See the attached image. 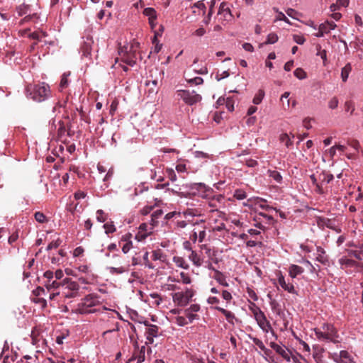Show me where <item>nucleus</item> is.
Here are the masks:
<instances>
[{"instance_id": "obj_21", "label": "nucleus", "mask_w": 363, "mask_h": 363, "mask_svg": "<svg viewBox=\"0 0 363 363\" xmlns=\"http://www.w3.org/2000/svg\"><path fill=\"white\" fill-rule=\"evenodd\" d=\"M188 258L195 267H199L203 264V259L201 255L199 254L195 250H191V253L188 256Z\"/></svg>"}, {"instance_id": "obj_27", "label": "nucleus", "mask_w": 363, "mask_h": 363, "mask_svg": "<svg viewBox=\"0 0 363 363\" xmlns=\"http://www.w3.org/2000/svg\"><path fill=\"white\" fill-rule=\"evenodd\" d=\"M173 262L175 265L179 268L184 269H188L189 268V264L187 263L186 259L180 256H174L172 258Z\"/></svg>"}, {"instance_id": "obj_41", "label": "nucleus", "mask_w": 363, "mask_h": 363, "mask_svg": "<svg viewBox=\"0 0 363 363\" xmlns=\"http://www.w3.org/2000/svg\"><path fill=\"white\" fill-rule=\"evenodd\" d=\"M349 0H337L336 4L330 6V10L334 12L340 6L347 7L349 4Z\"/></svg>"}, {"instance_id": "obj_10", "label": "nucleus", "mask_w": 363, "mask_h": 363, "mask_svg": "<svg viewBox=\"0 0 363 363\" xmlns=\"http://www.w3.org/2000/svg\"><path fill=\"white\" fill-rule=\"evenodd\" d=\"M316 33H313L316 37H322L324 34L330 32V30L335 29L336 24H311Z\"/></svg>"}, {"instance_id": "obj_58", "label": "nucleus", "mask_w": 363, "mask_h": 363, "mask_svg": "<svg viewBox=\"0 0 363 363\" xmlns=\"http://www.w3.org/2000/svg\"><path fill=\"white\" fill-rule=\"evenodd\" d=\"M233 196L238 200H242L247 197L246 193L242 189H236L234 191Z\"/></svg>"}, {"instance_id": "obj_59", "label": "nucleus", "mask_w": 363, "mask_h": 363, "mask_svg": "<svg viewBox=\"0 0 363 363\" xmlns=\"http://www.w3.org/2000/svg\"><path fill=\"white\" fill-rule=\"evenodd\" d=\"M250 339L261 350L265 349V345L263 342L256 337L249 336Z\"/></svg>"}, {"instance_id": "obj_15", "label": "nucleus", "mask_w": 363, "mask_h": 363, "mask_svg": "<svg viewBox=\"0 0 363 363\" xmlns=\"http://www.w3.org/2000/svg\"><path fill=\"white\" fill-rule=\"evenodd\" d=\"M257 325L262 329V331L270 330L269 325H271L270 322L267 319V317L264 312L257 314L255 318Z\"/></svg>"}, {"instance_id": "obj_35", "label": "nucleus", "mask_w": 363, "mask_h": 363, "mask_svg": "<svg viewBox=\"0 0 363 363\" xmlns=\"http://www.w3.org/2000/svg\"><path fill=\"white\" fill-rule=\"evenodd\" d=\"M152 259L154 261H160L164 262L166 260V255L161 250H155L152 252Z\"/></svg>"}, {"instance_id": "obj_32", "label": "nucleus", "mask_w": 363, "mask_h": 363, "mask_svg": "<svg viewBox=\"0 0 363 363\" xmlns=\"http://www.w3.org/2000/svg\"><path fill=\"white\" fill-rule=\"evenodd\" d=\"M339 262L342 268L345 267H354L358 265V263L352 259H350L346 257H342L339 259Z\"/></svg>"}, {"instance_id": "obj_57", "label": "nucleus", "mask_w": 363, "mask_h": 363, "mask_svg": "<svg viewBox=\"0 0 363 363\" xmlns=\"http://www.w3.org/2000/svg\"><path fill=\"white\" fill-rule=\"evenodd\" d=\"M67 101L68 97H66L65 99L58 101L53 107V112H56L60 108H65Z\"/></svg>"}, {"instance_id": "obj_16", "label": "nucleus", "mask_w": 363, "mask_h": 363, "mask_svg": "<svg viewBox=\"0 0 363 363\" xmlns=\"http://www.w3.org/2000/svg\"><path fill=\"white\" fill-rule=\"evenodd\" d=\"M145 324L147 326L145 332L146 338L150 343H152L154 337L158 336L159 328L155 325H147L146 323Z\"/></svg>"}, {"instance_id": "obj_33", "label": "nucleus", "mask_w": 363, "mask_h": 363, "mask_svg": "<svg viewBox=\"0 0 363 363\" xmlns=\"http://www.w3.org/2000/svg\"><path fill=\"white\" fill-rule=\"evenodd\" d=\"M163 211L161 209L155 211L151 215L150 225L153 227L156 226L159 223V219L162 217Z\"/></svg>"}, {"instance_id": "obj_11", "label": "nucleus", "mask_w": 363, "mask_h": 363, "mask_svg": "<svg viewBox=\"0 0 363 363\" xmlns=\"http://www.w3.org/2000/svg\"><path fill=\"white\" fill-rule=\"evenodd\" d=\"M154 227L150 225V223H141L139 226L138 233L135 235V238L138 241H141L145 240L149 235L152 233Z\"/></svg>"}, {"instance_id": "obj_13", "label": "nucleus", "mask_w": 363, "mask_h": 363, "mask_svg": "<svg viewBox=\"0 0 363 363\" xmlns=\"http://www.w3.org/2000/svg\"><path fill=\"white\" fill-rule=\"evenodd\" d=\"M277 276L278 284L284 291H286L290 294H296V291L295 290L294 286L291 283L286 282L285 278L281 272H279L277 274Z\"/></svg>"}, {"instance_id": "obj_50", "label": "nucleus", "mask_w": 363, "mask_h": 363, "mask_svg": "<svg viewBox=\"0 0 363 363\" xmlns=\"http://www.w3.org/2000/svg\"><path fill=\"white\" fill-rule=\"evenodd\" d=\"M174 322L177 323L179 326H184L189 323H191L188 318L184 316H177L174 318Z\"/></svg>"}, {"instance_id": "obj_63", "label": "nucleus", "mask_w": 363, "mask_h": 363, "mask_svg": "<svg viewBox=\"0 0 363 363\" xmlns=\"http://www.w3.org/2000/svg\"><path fill=\"white\" fill-rule=\"evenodd\" d=\"M62 241L60 238H57L55 240H52L51 242L49 243V245L47 247V250H50L52 249H56L61 244Z\"/></svg>"}, {"instance_id": "obj_3", "label": "nucleus", "mask_w": 363, "mask_h": 363, "mask_svg": "<svg viewBox=\"0 0 363 363\" xmlns=\"http://www.w3.org/2000/svg\"><path fill=\"white\" fill-rule=\"evenodd\" d=\"M100 304V298L96 294H88L78 303L76 312L80 314L93 313L96 311L95 307Z\"/></svg>"}, {"instance_id": "obj_52", "label": "nucleus", "mask_w": 363, "mask_h": 363, "mask_svg": "<svg viewBox=\"0 0 363 363\" xmlns=\"http://www.w3.org/2000/svg\"><path fill=\"white\" fill-rule=\"evenodd\" d=\"M316 50H317L316 55L318 56H320L323 59V63H324V65H325V62L327 61L326 51L325 50H322L321 46L320 45H316Z\"/></svg>"}, {"instance_id": "obj_38", "label": "nucleus", "mask_w": 363, "mask_h": 363, "mask_svg": "<svg viewBox=\"0 0 363 363\" xmlns=\"http://www.w3.org/2000/svg\"><path fill=\"white\" fill-rule=\"evenodd\" d=\"M351 71L352 66L350 63H347L344 67H342L341 70V78L344 82H345L347 80L349 74L351 72Z\"/></svg>"}, {"instance_id": "obj_23", "label": "nucleus", "mask_w": 363, "mask_h": 363, "mask_svg": "<svg viewBox=\"0 0 363 363\" xmlns=\"http://www.w3.org/2000/svg\"><path fill=\"white\" fill-rule=\"evenodd\" d=\"M224 199V196L221 194L216 195L209 199L208 206L212 208V211L218 208V203H221Z\"/></svg>"}, {"instance_id": "obj_36", "label": "nucleus", "mask_w": 363, "mask_h": 363, "mask_svg": "<svg viewBox=\"0 0 363 363\" xmlns=\"http://www.w3.org/2000/svg\"><path fill=\"white\" fill-rule=\"evenodd\" d=\"M268 176L272 179L276 183L281 184L283 178L281 174L277 170L269 169L267 172Z\"/></svg>"}, {"instance_id": "obj_26", "label": "nucleus", "mask_w": 363, "mask_h": 363, "mask_svg": "<svg viewBox=\"0 0 363 363\" xmlns=\"http://www.w3.org/2000/svg\"><path fill=\"white\" fill-rule=\"evenodd\" d=\"M303 268L298 265L291 264L289 267V274L291 278H296L298 275L303 274Z\"/></svg>"}, {"instance_id": "obj_48", "label": "nucleus", "mask_w": 363, "mask_h": 363, "mask_svg": "<svg viewBox=\"0 0 363 363\" xmlns=\"http://www.w3.org/2000/svg\"><path fill=\"white\" fill-rule=\"evenodd\" d=\"M264 96V91L259 89L253 98L252 102L254 104H259Z\"/></svg>"}, {"instance_id": "obj_60", "label": "nucleus", "mask_w": 363, "mask_h": 363, "mask_svg": "<svg viewBox=\"0 0 363 363\" xmlns=\"http://www.w3.org/2000/svg\"><path fill=\"white\" fill-rule=\"evenodd\" d=\"M107 219V215L103 210H98L96 211V220L100 223H104Z\"/></svg>"}, {"instance_id": "obj_46", "label": "nucleus", "mask_w": 363, "mask_h": 363, "mask_svg": "<svg viewBox=\"0 0 363 363\" xmlns=\"http://www.w3.org/2000/svg\"><path fill=\"white\" fill-rule=\"evenodd\" d=\"M279 140L281 143H284V145L287 147H290L292 145V141L287 133H281L279 135Z\"/></svg>"}, {"instance_id": "obj_49", "label": "nucleus", "mask_w": 363, "mask_h": 363, "mask_svg": "<svg viewBox=\"0 0 363 363\" xmlns=\"http://www.w3.org/2000/svg\"><path fill=\"white\" fill-rule=\"evenodd\" d=\"M277 40H278L277 35L274 33H272L267 35V40L264 43L261 44L260 46H262V45L274 44V43H277Z\"/></svg>"}, {"instance_id": "obj_34", "label": "nucleus", "mask_w": 363, "mask_h": 363, "mask_svg": "<svg viewBox=\"0 0 363 363\" xmlns=\"http://www.w3.org/2000/svg\"><path fill=\"white\" fill-rule=\"evenodd\" d=\"M108 271L111 274H121L128 272V266H119L118 267H109L107 268Z\"/></svg>"}, {"instance_id": "obj_4", "label": "nucleus", "mask_w": 363, "mask_h": 363, "mask_svg": "<svg viewBox=\"0 0 363 363\" xmlns=\"http://www.w3.org/2000/svg\"><path fill=\"white\" fill-rule=\"evenodd\" d=\"M310 178L313 184L315 186V191L320 194H323L325 193L323 186L333 179V175L323 171L318 174H311Z\"/></svg>"}, {"instance_id": "obj_29", "label": "nucleus", "mask_w": 363, "mask_h": 363, "mask_svg": "<svg viewBox=\"0 0 363 363\" xmlns=\"http://www.w3.org/2000/svg\"><path fill=\"white\" fill-rule=\"evenodd\" d=\"M151 28L154 31L155 35L152 39V43H155L158 37H160L164 31L162 24H150Z\"/></svg>"}, {"instance_id": "obj_12", "label": "nucleus", "mask_w": 363, "mask_h": 363, "mask_svg": "<svg viewBox=\"0 0 363 363\" xmlns=\"http://www.w3.org/2000/svg\"><path fill=\"white\" fill-rule=\"evenodd\" d=\"M200 309V305L194 303L191 304L188 308L184 310V314L190 323H192L194 320L199 319L196 313L199 312Z\"/></svg>"}, {"instance_id": "obj_28", "label": "nucleus", "mask_w": 363, "mask_h": 363, "mask_svg": "<svg viewBox=\"0 0 363 363\" xmlns=\"http://www.w3.org/2000/svg\"><path fill=\"white\" fill-rule=\"evenodd\" d=\"M316 260L324 264L328 262V257L325 255V251L321 247H317Z\"/></svg>"}, {"instance_id": "obj_51", "label": "nucleus", "mask_w": 363, "mask_h": 363, "mask_svg": "<svg viewBox=\"0 0 363 363\" xmlns=\"http://www.w3.org/2000/svg\"><path fill=\"white\" fill-rule=\"evenodd\" d=\"M221 296L223 299L225 301L226 306L230 303L233 299V296L231 293L227 290H221Z\"/></svg>"}, {"instance_id": "obj_44", "label": "nucleus", "mask_w": 363, "mask_h": 363, "mask_svg": "<svg viewBox=\"0 0 363 363\" xmlns=\"http://www.w3.org/2000/svg\"><path fill=\"white\" fill-rule=\"evenodd\" d=\"M149 298L152 299V304L156 306H159L162 301V297L157 293L150 294Z\"/></svg>"}, {"instance_id": "obj_30", "label": "nucleus", "mask_w": 363, "mask_h": 363, "mask_svg": "<svg viewBox=\"0 0 363 363\" xmlns=\"http://www.w3.org/2000/svg\"><path fill=\"white\" fill-rule=\"evenodd\" d=\"M169 279L172 280V281L181 282L184 284H190L192 281L191 278L189 276V274L184 272H181L179 273V279H178L177 280L172 279L171 277H169Z\"/></svg>"}, {"instance_id": "obj_25", "label": "nucleus", "mask_w": 363, "mask_h": 363, "mask_svg": "<svg viewBox=\"0 0 363 363\" xmlns=\"http://www.w3.org/2000/svg\"><path fill=\"white\" fill-rule=\"evenodd\" d=\"M145 346H142L137 351L134 352L133 359L137 361V363H142L145 359Z\"/></svg>"}, {"instance_id": "obj_43", "label": "nucleus", "mask_w": 363, "mask_h": 363, "mask_svg": "<svg viewBox=\"0 0 363 363\" xmlns=\"http://www.w3.org/2000/svg\"><path fill=\"white\" fill-rule=\"evenodd\" d=\"M213 192V189L208 187L206 185V188L205 189H202L199 192H195V194H194V195H197L199 196H201L202 198H204V199H207L210 196L211 194Z\"/></svg>"}, {"instance_id": "obj_2", "label": "nucleus", "mask_w": 363, "mask_h": 363, "mask_svg": "<svg viewBox=\"0 0 363 363\" xmlns=\"http://www.w3.org/2000/svg\"><path fill=\"white\" fill-rule=\"evenodd\" d=\"M139 49L140 43L135 40H133L129 44L120 47L118 53L121 57L122 62L133 67L136 64Z\"/></svg>"}, {"instance_id": "obj_56", "label": "nucleus", "mask_w": 363, "mask_h": 363, "mask_svg": "<svg viewBox=\"0 0 363 363\" xmlns=\"http://www.w3.org/2000/svg\"><path fill=\"white\" fill-rule=\"evenodd\" d=\"M342 361V363H354L353 359L351 358L350 354L345 351H341Z\"/></svg>"}, {"instance_id": "obj_6", "label": "nucleus", "mask_w": 363, "mask_h": 363, "mask_svg": "<svg viewBox=\"0 0 363 363\" xmlns=\"http://www.w3.org/2000/svg\"><path fill=\"white\" fill-rule=\"evenodd\" d=\"M195 294L192 289L186 288L184 291H178L172 294L174 303L179 306H186Z\"/></svg>"}, {"instance_id": "obj_1", "label": "nucleus", "mask_w": 363, "mask_h": 363, "mask_svg": "<svg viewBox=\"0 0 363 363\" xmlns=\"http://www.w3.org/2000/svg\"><path fill=\"white\" fill-rule=\"evenodd\" d=\"M26 96L34 101L40 103L52 96L50 86L45 82L30 84L26 86Z\"/></svg>"}, {"instance_id": "obj_9", "label": "nucleus", "mask_w": 363, "mask_h": 363, "mask_svg": "<svg viewBox=\"0 0 363 363\" xmlns=\"http://www.w3.org/2000/svg\"><path fill=\"white\" fill-rule=\"evenodd\" d=\"M77 270L84 274V277L79 278V281L82 284H90L94 281L96 277L93 273L89 265L82 264L77 267Z\"/></svg>"}, {"instance_id": "obj_47", "label": "nucleus", "mask_w": 363, "mask_h": 363, "mask_svg": "<svg viewBox=\"0 0 363 363\" xmlns=\"http://www.w3.org/2000/svg\"><path fill=\"white\" fill-rule=\"evenodd\" d=\"M34 217L35 220L40 223H45L48 222V220L45 215L40 211L35 212L34 214Z\"/></svg>"}, {"instance_id": "obj_5", "label": "nucleus", "mask_w": 363, "mask_h": 363, "mask_svg": "<svg viewBox=\"0 0 363 363\" xmlns=\"http://www.w3.org/2000/svg\"><path fill=\"white\" fill-rule=\"evenodd\" d=\"M317 338L320 340L335 342L338 335L336 329L333 325L323 324L320 328L314 330Z\"/></svg>"}, {"instance_id": "obj_62", "label": "nucleus", "mask_w": 363, "mask_h": 363, "mask_svg": "<svg viewBox=\"0 0 363 363\" xmlns=\"http://www.w3.org/2000/svg\"><path fill=\"white\" fill-rule=\"evenodd\" d=\"M32 294L33 296L40 297V296L45 294V288L38 286L33 291Z\"/></svg>"}, {"instance_id": "obj_42", "label": "nucleus", "mask_w": 363, "mask_h": 363, "mask_svg": "<svg viewBox=\"0 0 363 363\" xmlns=\"http://www.w3.org/2000/svg\"><path fill=\"white\" fill-rule=\"evenodd\" d=\"M69 74H70L69 72H67V73L65 72L62 74L61 80H60V89L61 91L67 87V86L69 84L68 77L69 76Z\"/></svg>"}, {"instance_id": "obj_17", "label": "nucleus", "mask_w": 363, "mask_h": 363, "mask_svg": "<svg viewBox=\"0 0 363 363\" xmlns=\"http://www.w3.org/2000/svg\"><path fill=\"white\" fill-rule=\"evenodd\" d=\"M208 268L214 271L213 279L222 286L228 287L229 286L228 282L226 280L225 276L220 271L215 269L211 264H209Z\"/></svg>"}, {"instance_id": "obj_31", "label": "nucleus", "mask_w": 363, "mask_h": 363, "mask_svg": "<svg viewBox=\"0 0 363 363\" xmlns=\"http://www.w3.org/2000/svg\"><path fill=\"white\" fill-rule=\"evenodd\" d=\"M143 14L148 18V23H153L157 19V11L153 8H146L143 11Z\"/></svg>"}, {"instance_id": "obj_39", "label": "nucleus", "mask_w": 363, "mask_h": 363, "mask_svg": "<svg viewBox=\"0 0 363 363\" xmlns=\"http://www.w3.org/2000/svg\"><path fill=\"white\" fill-rule=\"evenodd\" d=\"M348 253L350 255L354 256L357 259H363V245H360L359 247H357L356 250H348Z\"/></svg>"}, {"instance_id": "obj_61", "label": "nucleus", "mask_w": 363, "mask_h": 363, "mask_svg": "<svg viewBox=\"0 0 363 363\" xmlns=\"http://www.w3.org/2000/svg\"><path fill=\"white\" fill-rule=\"evenodd\" d=\"M219 21H230L232 20V14L230 13V10L228 9L226 11H225L223 13H222V16H219Z\"/></svg>"}, {"instance_id": "obj_54", "label": "nucleus", "mask_w": 363, "mask_h": 363, "mask_svg": "<svg viewBox=\"0 0 363 363\" xmlns=\"http://www.w3.org/2000/svg\"><path fill=\"white\" fill-rule=\"evenodd\" d=\"M294 76L298 79H304L306 78V72L302 68H297L294 72Z\"/></svg>"}, {"instance_id": "obj_14", "label": "nucleus", "mask_w": 363, "mask_h": 363, "mask_svg": "<svg viewBox=\"0 0 363 363\" xmlns=\"http://www.w3.org/2000/svg\"><path fill=\"white\" fill-rule=\"evenodd\" d=\"M270 347L280 356H281L287 362L291 361V356L289 351L284 347L280 346L274 342L269 343Z\"/></svg>"}, {"instance_id": "obj_64", "label": "nucleus", "mask_w": 363, "mask_h": 363, "mask_svg": "<svg viewBox=\"0 0 363 363\" xmlns=\"http://www.w3.org/2000/svg\"><path fill=\"white\" fill-rule=\"evenodd\" d=\"M345 108L346 111H350L352 114L355 110L354 104L352 101H348L345 103Z\"/></svg>"}, {"instance_id": "obj_53", "label": "nucleus", "mask_w": 363, "mask_h": 363, "mask_svg": "<svg viewBox=\"0 0 363 363\" xmlns=\"http://www.w3.org/2000/svg\"><path fill=\"white\" fill-rule=\"evenodd\" d=\"M31 300L33 303L39 304L42 308L47 306V301L43 298L33 296L31 298Z\"/></svg>"}, {"instance_id": "obj_18", "label": "nucleus", "mask_w": 363, "mask_h": 363, "mask_svg": "<svg viewBox=\"0 0 363 363\" xmlns=\"http://www.w3.org/2000/svg\"><path fill=\"white\" fill-rule=\"evenodd\" d=\"M215 309L220 312L225 316L226 320L230 324L234 325L235 323L238 321V318L235 317V314L233 312L228 311L220 306H216Z\"/></svg>"}, {"instance_id": "obj_22", "label": "nucleus", "mask_w": 363, "mask_h": 363, "mask_svg": "<svg viewBox=\"0 0 363 363\" xmlns=\"http://www.w3.org/2000/svg\"><path fill=\"white\" fill-rule=\"evenodd\" d=\"M62 286V281H57V280L52 279L50 281H44V287L48 292H51L57 289L60 286Z\"/></svg>"}, {"instance_id": "obj_55", "label": "nucleus", "mask_w": 363, "mask_h": 363, "mask_svg": "<svg viewBox=\"0 0 363 363\" xmlns=\"http://www.w3.org/2000/svg\"><path fill=\"white\" fill-rule=\"evenodd\" d=\"M104 228L106 234L113 233L116 232V228L113 225V222H108L104 225Z\"/></svg>"}, {"instance_id": "obj_37", "label": "nucleus", "mask_w": 363, "mask_h": 363, "mask_svg": "<svg viewBox=\"0 0 363 363\" xmlns=\"http://www.w3.org/2000/svg\"><path fill=\"white\" fill-rule=\"evenodd\" d=\"M189 189L191 194H194L195 192H199L201 190H203L206 188V184L203 183H193L188 186Z\"/></svg>"}, {"instance_id": "obj_45", "label": "nucleus", "mask_w": 363, "mask_h": 363, "mask_svg": "<svg viewBox=\"0 0 363 363\" xmlns=\"http://www.w3.org/2000/svg\"><path fill=\"white\" fill-rule=\"evenodd\" d=\"M49 299L51 301L61 302L63 301L62 297V293L59 291H51L49 296Z\"/></svg>"}, {"instance_id": "obj_40", "label": "nucleus", "mask_w": 363, "mask_h": 363, "mask_svg": "<svg viewBox=\"0 0 363 363\" xmlns=\"http://www.w3.org/2000/svg\"><path fill=\"white\" fill-rule=\"evenodd\" d=\"M82 55L84 57H89L91 51V43L85 42L81 48Z\"/></svg>"}, {"instance_id": "obj_7", "label": "nucleus", "mask_w": 363, "mask_h": 363, "mask_svg": "<svg viewBox=\"0 0 363 363\" xmlns=\"http://www.w3.org/2000/svg\"><path fill=\"white\" fill-rule=\"evenodd\" d=\"M177 98L182 100L186 105L193 106L202 99V96L195 91L178 90L176 92Z\"/></svg>"}, {"instance_id": "obj_8", "label": "nucleus", "mask_w": 363, "mask_h": 363, "mask_svg": "<svg viewBox=\"0 0 363 363\" xmlns=\"http://www.w3.org/2000/svg\"><path fill=\"white\" fill-rule=\"evenodd\" d=\"M17 12L19 16L26 15L24 20L27 22L33 21L35 23L39 19V16L37 13H32V9L30 5L23 4L17 7Z\"/></svg>"}, {"instance_id": "obj_24", "label": "nucleus", "mask_w": 363, "mask_h": 363, "mask_svg": "<svg viewBox=\"0 0 363 363\" xmlns=\"http://www.w3.org/2000/svg\"><path fill=\"white\" fill-rule=\"evenodd\" d=\"M336 150H338V152L340 155L343 154L347 150V147L342 145H335L333 147H331L328 150V154L330 155V157L333 159L336 155Z\"/></svg>"}, {"instance_id": "obj_19", "label": "nucleus", "mask_w": 363, "mask_h": 363, "mask_svg": "<svg viewBox=\"0 0 363 363\" xmlns=\"http://www.w3.org/2000/svg\"><path fill=\"white\" fill-rule=\"evenodd\" d=\"M62 286H65V289L75 292L76 294H78V291L80 288L77 281H73L69 278H65L62 280Z\"/></svg>"}, {"instance_id": "obj_20", "label": "nucleus", "mask_w": 363, "mask_h": 363, "mask_svg": "<svg viewBox=\"0 0 363 363\" xmlns=\"http://www.w3.org/2000/svg\"><path fill=\"white\" fill-rule=\"evenodd\" d=\"M206 235V233L205 228H203L202 229L194 228L190 239L193 242H196L197 240L199 242H202L204 240Z\"/></svg>"}]
</instances>
